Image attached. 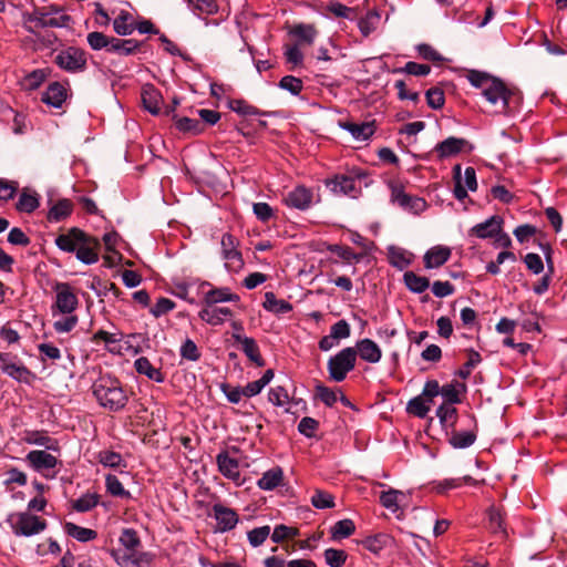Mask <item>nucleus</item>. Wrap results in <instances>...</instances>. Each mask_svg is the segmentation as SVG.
<instances>
[{
	"instance_id": "obj_1",
	"label": "nucleus",
	"mask_w": 567,
	"mask_h": 567,
	"mask_svg": "<svg viewBox=\"0 0 567 567\" xmlns=\"http://www.w3.org/2000/svg\"><path fill=\"white\" fill-rule=\"evenodd\" d=\"M92 390L100 405L112 412L122 410L128 401L121 382L111 375L97 378L93 383Z\"/></svg>"
},
{
	"instance_id": "obj_2",
	"label": "nucleus",
	"mask_w": 567,
	"mask_h": 567,
	"mask_svg": "<svg viewBox=\"0 0 567 567\" xmlns=\"http://www.w3.org/2000/svg\"><path fill=\"white\" fill-rule=\"evenodd\" d=\"M357 362V351L347 347L328 360L329 378L334 382H342L347 374L352 371Z\"/></svg>"
},
{
	"instance_id": "obj_3",
	"label": "nucleus",
	"mask_w": 567,
	"mask_h": 567,
	"mask_svg": "<svg viewBox=\"0 0 567 567\" xmlns=\"http://www.w3.org/2000/svg\"><path fill=\"white\" fill-rule=\"evenodd\" d=\"M7 522L17 536L30 537L40 534L47 527L44 519L31 515L28 512L12 513L8 516Z\"/></svg>"
},
{
	"instance_id": "obj_4",
	"label": "nucleus",
	"mask_w": 567,
	"mask_h": 567,
	"mask_svg": "<svg viewBox=\"0 0 567 567\" xmlns=\"http://www.w3.org/2000/svg\"><path fill=\"white\" fill-rule=\"evenodd\" d=\"M482 94L492 105L498 106L499 112H506L513 100L517 99V92L507 87L502 80L495 76L482 91Z\"/></svg>"
},
{
	"instance_id": "obj_5",
	"label": "nucleus",
	"mask_w": 567,
	"mask_h": 567,
	"mask_svg": "<svg viewBox=\"0 0 567 567\" xmlns=\"http://www.w3.org/2000/svg\"><path fill=\"white\" fill-rule=\"evenodd\" d=\"M55 300L51 306L53 317L58 315H71L79 307V299L74 288L68 282H55L53 285Z\"/></svg>"
},
{
	"instance_id": "obj_6",
	"label": "nucleus",
	"mask_w": 567,
	"mask_h": 567,
	"mask_svg": "<svg viewBox=\"0 0 567 567\" xmlns=\"http://www.w3.org/2000/svg\"><path fill=\"white\" fill-rule=\"evenodd\" d=\"M54 63L69 73H80L86 69V52L76 47H68L54 56Z\"/></svg>"
},
{
	"instance_id": "obj_7",
	"label": "nucleus",
	"mask_w": 567,
	"mask_h": 567,
	"mask_svg": "<svg viewBox=\"0 0 567 567\" xmlns=\"http://www.w3.org/2000/svg\"><path fill=\"white\" fill-rule=\"evenodd\" d=\"M141 99L144 109L153 115H173L176 105L179 103L177 99H174L173 106H163L162 93L153 84H145L142 87Z\"/></svg>"
},
{
	"instance_id": "obj_8",
	"label": "nucleus",
	"mask_w": 567,
	"mask_h": 567,
	"mask_svg": "<svg viewBox=\"0 0 567 567\" xmlns=\"http://www.w3.org/2000/svg\"><path fill=\"white\" fill-rule=\"evenodd\" d=\"M362 175H337L326 182L327 187L337 195L357 198L361 193Z\"/></svg>"
},
{
	"instance_id": "obj_9",
	"label": "nucleus",
	"mask_w": 567,
	"mask_h": 567,
	"mask_svg": "<svg viewBox=\"0 0 567 567\" xmlns=\"http://www.w3.org/2000/svg\"><path fill=\"white\" fill-rule=\"evenodd\" d=\"M453 179H454V196L458 200H464L467 197V192H474L477 188L476 173L473 167H466L464 177L461 174V165L456 164L453 167Z\"/></svg>"
},
{
	"instance_id": "obj_10",
	"label": "nucleus",
	"mask_w": 567,
	"mask_h": 567,
	"mask_svg": "<svg viewBox=\"0 0 567 567\" xmlns=\"http://www.w3.org/2000/svg\"><path fill=\"white\" fill-rule=\"evenodd\" d=\"M27 461L30 463L32 468L41 473L47 478L55 476V466L59 464L58 458L43 450L30 451L27 454Z\"/></svg>"
},
{
	"instance_id": "obj_11",
	"label": "nucleus",
	"mask_w": 567,
	"mask_h": 567,
	"mask_svg": "<svg viewBox=\"0 0 567 567\" xmlns=\"http://www.w3.org/2000/svg\"><path fill=\"white\" fill-rule=\"evenodd\" d=\"M237 240L230 234H225L221 237V255L225 260V267L228 271H238L244 266V260L240 251L237 250Z\"/></svg>"
},
{
	"instance_id": "obj_12",
	"label": "nucleus",
	"mask_w": 567,
	"mask_h": 567,
	"mask_svg": "<svg viewBox=\"0 0 567 567\" xmlns=\"http://www.w3.org/2000/svg\"><path fill=\"white\" fill-rule=\"evenodd\" d=\"M391 200L408 213L415 215L426 208V202L423 198L411 196L399 186L392 187Z\"/></svg>"
},
{
	"instance_id": "obj_13",
	"label": "nucleus",
	"mask_w": 567,
	"mask_h": 567,
	"mask_svg": "<svg viewBox=\"0 0 567 567\" xmlns=\"http://www.w3.org/2000/svg\"><path fill=\"white\" fill-rule=\"evenodd\" d=\"M209 288L204 291L203 302L205 306H215L223 302H239L240 298L228 287H214L210 282L204 281L202 288Z\"/></svg>"
},
{
	"instance_id": "obj_14",
	"label": "nucleus",
	"mask_w": 567,
	"mask_h": 567,
	"mask_svg": "<svg viewBox=\"0 0 567 567\" xmlns=\"http://www.w3.org/2000/svg\"><path fill=\"white\" fill-rule=\"evenodd\" d=\"M213 515L217 522V530L221 533L234 529L239 520L238 514L233 508L219 503L213 505Z\"/></svg>"
},
{
	"instance_id": "obj_15",
	"label": "nucleus",
	"mask_w": 567,
	"mask_h": 567,
	"mask_svg": "<svg viewBox=\"0 0 567 567\" xmlns=\"http://www.w3.org/2000/svg\"><path fill=\"white\" fill-rule=\"evenodd\" d=\"M503 228V219L497 216H491L485 221L476 224L468 229V237H476L480 239H488L496 236Z\"/></svg>"
},
{
	"instance_id": "obj_16",
	"label": "nucleus",
	"mask_w": 567,
	"mask_h": 567,
	"mask_svg": "<svg viewBox=\"0 0 567 567\" xmlns=\"http://www.w3.org/2000/svg\"><path fill=\"white\" fill-rule=\"evenodd\" d=\"M110 555L120 567H142L144 561L148 563L147 554L133 551L124 548H113Z\"/></svg>"
},
{
	"instance_id": "obj_17",
	"label": "nucleus",
	"mask_w": 567,
	"mask_h": 567,
	"mask_svg": "<svg viewBox=\"0 0 567 567\" xmlns=\"http://www.w3.org/2000/svg\"><path fill=\"white\" fill-rule=\"evenodd\" d=\"M99 239L84 235V239L79 244L75 251L76 258L86 265L95 264L99 260Z\"/></svg>"
},
{
	"instance_id": "obj_18",
	"label": "nucleus",
	"mask_w": 567,
	"mask_h": 567,
	"mask_svg": "<svg viewBox=\"0 0 567 567\" xmlns=\"http://www.w3.org/2000/svg\"><path fill=\"white\" fill-rule=\"evenodd\" d=\"M216 463L223 476L236 483L240 482L239 463L236 458L231 457L228 452L223 451L218 453Z\"/></svg>"
},
{
	"instance_id": "obj_19",
	"label": "nucleus",
	"mask_w": 567,
	"mask_h": 567,
	"mask_svg": "<svg viewBox=\"0 0 567 567\" xmlns=\"http://www.w3.org/2000/svg\"><path fill=\"white\" fill-rule=\"evenodd\" d=\"M234 312L228 307L205 306L198 317L210 326H219L231 318Z\"/></svg>"
},
{
	"instance_id": "obj_20",
	"label": "nucleus",
	"mask_w": 567,
	"mask_h": 567,
	"mask_svg": "<svg viewBox=\"0 0 567 567\" xmlns=\"http://www.w3.org/2000/svg\"><path fill=\"white\" fill-rule=\"evenodd\" d=\"M476 424H474L473 429L470 430H455L453 427L452 430L447 431L446 434L449 435V443L454 449H467L471 445L474 444L477 437V429Z\"/></svg>"
},
{
	"instance_id": "obj_21",
	"label": "nucleus",
	"mask_w": 567,
	"mask_h": 567,
	"mask_svg": "<svg viewBox=\"0 0 567 567\" xmlns=\"http://www.w3.org/2000/svg\"><path fill=\"white\" fill-rule=\"evenodd\" d=\"M312 198L313 194L309 188L305 186H297L287 195L285 203L289 207L305 210L310 207Z\"/></svg>"
},
{
	"instance_id": "obj_22",
	"label": "nucleus",
	"mask_w": 567,
	"mask_h": 567,
	"mask_svg": "<svg viewBox=\"0 0 567 567\" xmlns=\"http://www.w3.org/2000/svg\"><path fill=\"white\" fill-rule=\"evenodd\" d=\"M233 338L241 344V350L251 362L257 367L265 365V360L262 359L259 347L254 338L246 337L240 333H233Z\"/></svg>"
},
{
	"instance_id": "obj_23",
	"label": "nucleus",
	"mask_w": 567,
	"mask_h": 567,
	"mask_svg": "<svg viewBox=\"0 0 567 567\" xmlns=\"http://www.w3.org/2000/svg\"><path fill=\"white\" fill-rule=\"evenodd\" d=\"M85 233L80 228L73 227L66 234H61L55 238V245L59 249L66 252H75L79 244L84 239Z\"/></svg>"
},
{
	"instance_id": "obj_24",
	"label": "nucleus",
	"mask_w": 567,
	"mask_h": 567,
	"mask_svg": "<svg viewBox=\"0 0 567 567\" xmlns=\"http://www.w3.org/2000/svg\"><path fill=\"white\" fill-rule=\"evenodd\" d=\"M66 100V89L59 82L51 83L42 93L41 101L48 106L61 109Z\"/></svg>"
},
{
	"instance_id": "obj_25",
	"label": "nucleus",
	"mask_w": 567,
	"mask_h": 567,
	"mask_svg": "<svg viewBox=\"0 0 567 567\" xmlns=\"http://www.w3.org/2000/svg\"><path fill=\"white\" fill-rule=\"evenodd\" d=\"M451 257V249L446 246H434L430 248L424 257V266L426 269L439 268L443 266Z\"/></svg>"
},
{
	"instance_id": "obj_26",
	"label": "nucleus",
	"mask_w": 567,
	"mask_h": 567,
	"mask_svg": "<svg viewBox=\"0 0 567 567\" xmlns=\"http://www.w3.org/2000/svg\"><path fill=\"white\" fill-rule=\"evenodd\" d=\"M357 355L369 363H378L381 360L382 351L380 347L371 339H362L355 346Z\"/></svg>"
},
{
	"instance_id": "obj_27",
	"label": "nucleus",
	"mask_w": 567,
	"mask_h": 567,
	"mask_svg": "<svg viewBox=\"0 0 567 567\" xmlns=\"http://www.w3.org/2000/svg\"><path fill=\"white\" fill-rule=\"evenodd\" d=\"M45 18H48V13L42 8L34 9L32 12H23L22 25L29 33L35 34L37 29L45 28Z\"/></svg>"
},
{
	"instance_id": "obj_28",
	"label": "nucleus",
	"mask_w": 567,
	"mask_h": 567,
	"mask_svg": "<svg viewBox=\"0 0 567 567\" xmlns=\"http://www.w3.org/2000/svg\"><path fill=\"white\" fill-rule=\"evenodd\" d=\"M341 127L348 131L354 140H369L375 131L373 122H346L341 124Z\"/></svg>"
},
{
	"instance_id": "obj_29",
	"label": "nucleus",
	"mask_w": 567,
	"mask_h": 567,
	"mask_svg": "<svg viewBox=\"0 0 567 567\" xmlns=\"http://www.w3.org/2000/svg\"><path fill=\"white\" fill-rule=\"evenodd\" d=\"M73 203L68 198L59 199L49 209L47 219L50 223H59L66 219L73 212Z\"/></svg>"
},
{
	"instance_id": "obj_30",
	"label": "nucleus",
	"mask_w": 567,
	"mask_h": 567,
	"mask_svg": "<svg viewBox=\"0 0 567 567\" xmlns=\"http://www.w3.org/2000/svg\"><path fill=\"white\" fill-rule=\"evenodd\" d=\"M0 369L3 373L14 379L18 382L29 384L31 380L34 378V374L23 364L17 363H4L0 364Z\"/></svg>"
},
{
	"instance_id": "obj_31",
	"label": "nucleus",
	"mask_w": 567,
	"mask_h": 567,
	"mask_svg": "<svg viewBox=\"0 0 567 567\" xmlns=\"http://www.w3.org/2000/svg\"><path fill=\"white\" fill-rule=\"evenodd\" d=\"M284 480V472L280 467H272L266 471L258 480L257 486L264 491H272L278 487Z\"/></svg>"
},
{
	"instance_id": "obj_32",
	"label": "nucleus",
	"mask_w": 567,
	"mask_h": 567,
	"mask_svg": "<svg viewBox=\"0 0 567 567\" xmlns=\"http://www.w3.org/2000/svg\"><path fill=\"white\" fill-rule=\"evenodd\" d=\"M290 33L296 38V44L299 47L303 44L311 45L318 35V31L312 24L305 23L297 24Z\"/></svg>"
},
{
	"instance_id": "obj_33",
	"label": "nucleus",
	"mask_w": 567,
	"mask_h": 567,
	"mask_svg": "<svg viewBox=\"0 0 567 567\" xmlns=\"http://www.w3.org/2000/svg\"><path fill=\"white\" fill-rule=\"evenodd\" d=\"M134 367L140 374L146 375L150 380L157 383L164 381V374L157 368H155L146 357H141L135 360Z\"/></svg>"
},
{
	"instance_id": "obj_34",
	"label": "nucleus",
	"mask_w": 567,
	"mask_h": 567,
	"mask_svg": "<svg viewBox=\"0 0 567 567\" xmlns=\"http://www.w3.org/2000/svg\"><path fill=\"white\" fill-rule=\"evenodd\" d=\"M262 307L275 315H284L292 310V305L284 299H277L271 291L265 293Z\"/></svg>"
},
{
	"instance_id": "obj_35",
	"label": "nucleus",
	"mask_w": 567,
	"mask_h": 567,
	"mask_svg": "<svg viewBox=\"0 0 567 567\" xmlns=\"http://www.w3.org/2000/svg\"><path fill=\"white\" fill-rule=\"evenodd\" d=\"M39 205V195L33 190L24 188L19 196L16 208L18 212L30 214L33 213Z\"/></svg>"
},
{
	"instance_id": "obj_36",
	"label": "nucleus",
	"mask_w": 567,
	"mask_h": 567,
	"mask_svg": "<svg viewBox=\"0 0 567 567\" xmlns=\"http://www.w3.org/2000/svg\"><path fill=\"white\" fill-rule=\"evenodd\" d=\"M412 259V252L395 246L389 247V261L393 267L403 270L411 265Z\"/></svg>"
},
{
	"instance_id": "obj_37",
	"label": "nucleus",
	"mask_w": 567,
	"mask_h": 567,
	"mask_svg": "<svg viewBox=\"0 0 567 567\" xmlns=\"http://www.w3.org/2000/svg\"><path fill=\"white\" fill-rule=\"evenodd\" d=\"M381 13L379 10L373 9L367 12L364 17L359 19L358 28L363 37H369L377 30L380 24Z\"/></svg>"
},
{
	"instance_id": "obj_38",
	"label": "nucleus",
	"mask_w": 567,
	"mask_h": 567,
	"mask_svg": "<svg viewBox=\"0 0 567 567\" xmlns=\"http://www.w3.org/2000/svg\"><path fill=\"white\" fill-rule=\"evenodd\" d=\"M24 441L28 444L43 446L47 450L58 451L59 444L58 441L48 436L43 432L40 431H29L25 433Z\"/></svg>"
},
{
	"instance_id": "obj_39",
	"label": "nucleus",
	"mask_w": 567,
	"mask_h": 567,
	"mask_svg": "<svg viewBox=\"0 0 567 567\" xmlns=\"http://www.w3.org/2000/svg\"><path fill=\"white\" fill-rule=\"evenodd\" d=\"M436 416L439 417L442 426L447 432L455 427L457 410L454 408V404H441L436 410Z\"/></svg>"
},
{
	"instance_id": "obj_40",
	"label": "nucleus",
	"mask_w": 567,
	"mask_h": 567,
	"mask_svg": "<svg viewBox=\"0 0 567 567\" xmlns=\"http://www.w3.org/2000/svg\"><path fill=\"white\" fill-rule=\"evenodd\" d=\"M113 29L118 35H130L135 30V23L131 13L121 11L113 21Z\"/></svg>"
},
{
	"instance_id": "obj_41",
	"label": "nucleus",
	"mask_w": 567,
	"mask_h": 567,
	"mask_svg": "<svg viewBox=\"0 0 567 567\" xmlns=\"http://www.w3.org/2000/svg\"><path fill=\"white\" fill-rule=\"evenodd\" d=\"M487 528L495 535L506 537V528L501 511L495 507H491L487 512Z\"/></svg>"
},
{
	"instance_id": "obj_42",
	"label": "nucleus",
	"mask_w": 567,
	"mask_h": 567,
	"mask_svg": "<svg viewBox=\"0 0 567 567\" xmlns=\"http://www.w3.org/2000/svg\"><path fill=\"white\" fill-rule=\"evenodd\" d=\"M403 280L406 288L414 293H422L430 287V281L426 277L417 276L413 271H406L403 275Z\"/></svg>"
},
{
	"instance_id": "obj_43",
	"label": "nucleus",
	"mask_w": 567,
	"mask_h": 567,
	"mask_svg": "<svg viewBox=\"0 0 567 567\" xmlns=\"http://www.w3.org/2000/svg\"><path fill=\"white\" fill-rule=\"evenodd\" d=\"M140 47V43L134 39H118L113 38L111 41V53H116L118 55H130L134 53Z\"/></svg>"
},
{
	"instance_id": "obj_44",
	"label": "nucleus",
	"mask_w": 567,
	"mask_h": 567,
	"mask_svg": "<svg viewBox=\"0 0 567 567\" xmlns=\"http://www.w3.org/2000/svg\"><path fill=\"white\" fill-rule=\"evenodd\" d=\"M188 7L197 17L210 16L218 11L215 0H187Z\"/></svg>"
},
{
	"instance_id": "obj_45",
	"label": "nucleus",
	"mask_w": 567,
	"mask_h": 567,
	"mask_svg": "<svg viewBox=\"0 0 567 567\" xmlns=\"http://www.w3.org/2000/svg\"><path fill=\"white\" fill-rule=\"evenodd\" d=\"M100 495L97 493H85L72 502V508L78 513H85L97 506Z\"/></svg>"
},
{
	"instance_id": "obj_46",
	"label": "nucleus",
	"mask_w": 567,
	"mask_h": 567,
	"mask_svg": "<svg viewBox=\"0 0 567 567\" xmlns=\"http://www.w3.org/2000/svg\"><path fill=\"white\" fill-rule=\"evenodd\" d=\"M65 530L68 535L83 543L93 540L97 536V533L94 529L82 527L74 523H66Z\"/></svg>"
},
{
	"instance_id": "obj_47",
	"label": "nucleus",
	"mask_w": 567,
	"mask_h": 567,
	"mask_svg": "<svg viewBox=\"0 0 567 567\" xmlns=\"http://www.w3.org/2000/svg\"><path fill=\"white\" fill-rule=\"evenodd\" d=\"M272 378L274 371L271 369L266 370L260 379L249 382L244 386L245 396L251 398L259 394L262 389L272 380Z\"/></svg>"
},
{
	"instance_id": "obj_48",
	"label": "nucleus",
	"mask_w": 567,
	"mask_h": 567,
	"mask_svg": "<svg viewBox=\"0 0 567 567\" xmlns=\"http://www.w3.org/2000/svg\"><path fill=\"white\" fill-rule=\"evenodd\" d=\"M118 542L121 548L133 551H140L138 548L142 545L137 532L133 528H124L120 535Z\"/></svg>"
},
{
	"instance_id": "obj_49",
	"label": "nucleus",
	"mask_w": 567,
	"mask_h": 567,
	"mask_svg": "<svg viewBox=\"0 0 567 567\" xmlns=\"http://www.w3.org/2000/svg\"><path fill=\"white\" fill-rule=\"evenodd\" d=\"M105 487L109 494H111L114 497H121V498H131V493L124 488L121 481L117 478V476L113 474H107L105 476Z\"/></svg>"
},
{
	"instance_id": "obj_50",
	"label": "nucleus",
	"mask_w": 567,
	"mask_h": 567,
	"mask_svg": "<svg viewBox=\"0 0 567 567\" xmlns=\"http://www.w3.org/2000/svg\"><path fill=\"white\" fill-rule=\"evenodd\" d=\"M431 404L429 400L420 394L409 401L408 412L417 417H425L431 410Z\"/></svg>"
},
{
	"instance_id": "obj_51",
	"label": "nucleus",
	"mask_w": 567,
	"mask_h": 567,
	"mask_svg": "<svg viewBox=\"0 0 567 567\" xmlns=\"http://www.w3.org/2000/svg\"><path fill=\"white\" fill-rule=\"evenodd\" d=\"M114 37H107L102 32H90L86 37V41L92 50L99 51L105 49L107 52L111 50V41Z\"/></svg>"
},
{
	"instance_id": "obj_52",
	"label": "nucleus",
	"mask_w": 567,
	"mask_h": 567,
	"mask_svg": "<svg viewBox=\"0 0 567 567\" xmlns=\"http://www.w3.org/2000/svg\"><path fill=\"white\" fill-rule=\"evenodd\" d=\"M175 125L178 131L193 135L199 134L204 130L203 123L197 118L181 117L175 121Z\"/></svg>"
},
{
	"instance_id": "obj_53",
	"label": "nucleus",
	"mask_w": 567,
	"mask_h": 567,
	"mask_svg": "<svg viewBox=\"0 0 567 567\" xmlns=\"http://www.w3.org/2000/svg\"><path fill=\"white\" fill-rule=\"evenodd\" d=\"M355 530L354 523L351 519H341L337 522L332 529L331 535L333 539H343L351 536Z\"/></svg>"
},
{
	"instance_id": "obj_54",
	"label": "nucleus",
	"mask_w": 567,
	"mask_h": 567,
	"mask_svg": "<svg viewBox=\"0 0 567 567\" xmlns=\"http://www.w3.org/2000/svg\"><path fill=\"white\" fill-rule=\"evenodd\" d=\"M327 10L337 18H343L351 21L357 17L354 8L347 7L339 1H330L327 6Z\"/></svg>"
},
{
	"instance_id": "obj_55",
	"label": "nucleus",
	"mask_w": 567,
	"mask_h": 567,
	"mask_svg": "<svg viewBox=\"0 0 567 567\" xmlns=\"http://www.w3.org/2000/svg\"><path fill=\"white\" fill-rule=\"evenodd\" d=\"M48 71L44 69H37L27 74L23 79V85L27 90H37L47 79Z\"/></svg>"
},
{
	"instance_id": "obj_56",
	"label": "nucleus",
	"mask_w": 567,
	"mask_h": 567,
	"mask_svg": "<svg viewBox=\"0 0 567 567\" xmlns=\"http://www.w3.org/2000/svg\"><path fill=\"white\" fill-rule=\"evenodd\" d=\"M310 501L312 506L318 509L334 507V497L330 493L321 489H316Z\"/></svg>"
},
{
	"instance_id": "obj_57",
	"label": "nucleus",
	"mask_w": 567,
	"mask_h": 567,
	"mask_svg": "<svg viewBox=\"0 0 567 567\" xmlns=\"http://www.w3.org/2000/svg\"><path fill=\"white\" fill-rule=\"evenodd\" d=\"M270 526L265 525L260 527L252 528L247 533V538L249 544L252 547H258L265 543V540L270 536Z\"/></svg>"
},
{
	"instance_id": "obj_58",
	"label": "nucleus",
	"mask_w": 567,
	"mask_h": 567,
	"mask_svg": "<svg viewBox=\"0 0 567 567\" xmlns=\"http://www.w3.org/2000/svg\"><path fill=\"white\" fill-rule=\"evenodd\" d=\"M403 496L401 491L390 488L381 493L380 503L383 507L394 512L399 508V498Z\"/></svg>"
},
{
	"instance_id": "obj_59",
	"label": "nucleus",
	"mask_w": 567,
	"mask_h": 567,
	"mask_svg": "<svg viewBox=\"0 0 567 567\" xmlns=\"http://www.w3.org/2000/svg\"><path fill=\"white\" fill-rule=\"evenodd\" d=\"M299 535V532L295 527H289L284 524L277 525L274 528L272 534L270 533L271 540L274 543H281L287 538H295Z\"/></svg>"
},
{
	"instance_id": "obj_60",
	"label": "nucleus",
	"mask_w": 567,
	"mask_h": 567,
	"mask_svg": "<svg viewBox=\"0 0 567 567\" xmlns=\"http://www.w3.org/2000/svg\"><path fill=\"white\" fill-rule=\"evenodd\" d=\"M63 316L64 317L60 318L59 320H55L53 323V328L58 333L70 332L75 328L79 321L78 317L73 313Z\"/></svg>"
},
{
	"instance_id": "obj_61",
	"label": "nucleus",
	"mask_w": 567,
	"mask_h": 567,
	"mask_svg": "<svg viewBox=\"0 0 567 567\" xmlns=\"http://www.w3.org/2000/svg\"><path fill=\"white\" fill-rule=\"evenodd\" d=\"M97 461L105 467H118L123 463L122 455L113 451L99 452Z\"/></svg>"
},
{
	"instance_id": "obj_62",
	"label": "nucleus",
	"mask_w": 567,
	"mask_h": 567,
	"mask_svg": "<svg viewBox=\"0 0 567 567\" xmlns=\"http://www.w3.org/2000/svg\"><path fill=\"white\" fill-rule=\"evenodd\" d=\"M324 559L330 567H342L346 563L347 554L341 549L328 548L324 550Z\"/></svg>"
},
{
	"instance_id": "obj_63",
	"label": "nucleus",
	"mask_w": 567,
	"mask_h": 567,
	"mask_svg": "<svg viewBox=\"0 0 567 567\" xmlns=\"http://www.w3.org/2000/svg\"><path fill=\"white\" fill-rule=\"evenodd\" d=\"M494 76L486 72L471 70L467 74L468 82L483 91Z\"/></svg>"
},
{
	"instance_id": "obj_64",
	"label": "nucleus",
	"mask_w": 567,
	"mask_h": 567,
	"mask_svg": "<svg viewBox=\"0 0 567 567\" xmlns=\"http://www.w3.org/2000/svg\"><path fill=\"white\" fill-rule=\"evenodd\" d=\"M55 567H91L87 560L78 559L71 551L64 553Z\"/></svg>"
}]
</instances>
